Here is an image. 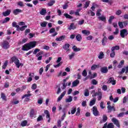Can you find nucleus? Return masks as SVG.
I'll list each match as a JSON object with an SVG mask.
<instances>
[{"instance_id": "1", "label": "nucleus", "mask_w": 128, "mask_h": 128, "mask_svg": "<svg viewBox=\"0 0 128 128\" xmlns=\"http://www.w3.org/2000/svg\"><path fill=\"white\" fill-rule=\"evenodd\" d=\"M1 46L2 48H4V50H8L10 48V42H8L7 40H4L1 43Z\"/></svg>"}, {"instance_id": "2", "label": "nucleus", "mask_w": 128, "mask_h": 128, "mask_svg": "<svg viewBox=\"0 0 128 128\" xmlns=\"http://www.w3.org/2000/svg\"><path fill=\"white\" fill-rule=\"evenodd\" d=\"M128 34V30L122 29L120 31V36L122 38H124V36H126Z\"/></svg>"}, {"instance_id": "3", "label": "nucleus", "mask_w": 128, "mask_h": 128, "mask_svg": "<svg viewBox=\"0 0 128 128\" xmlns=\"http://www.w3.org/2000/svg\"><path fill=\"white\" fill-rule=\"evenodd\" d=\"M92 110L94 116H100V112L98 110V108H96V106L92 107Z\"/></svg>"}, {"instance_id": "4", "label": "nucleus", "mask_w": 128, "mask_h": 128, "mask_svg": "<svg viewBox=\"0 0 128 128\" xmlns=\"http://www.w3.org/2000/svg\"><path fill=\"white\" fill-rule=\"evenodd\" d=\"M108 84H112V86H116V80H114V77H110L109 78Z\"/></svg>"}, {"instance_id": "5", "label": "nucleus", "mask_w": 128, "mask_h": 128, "mask_svg": "<svg viewBox=\"0 0 128 128\" xmlns=\"http://www.w3.org/2000/svg\"><path fill=\"white\" fill-rule=\"evenodd\" d=\"M11 60L12 62H14L16 66H18V63L20 62V60L16 57V56H14L11 58Z\"/></svg>"}, {"instance_id": "6", "label": "nucleus", "mask_w": 128, "mask_h": 128, "mask_svg": "<svg viewBox=\"0 0 128 128\" xmlns=\"http://www.w3.org/2000/svg\"><path fill=\"white\" fill-rule=\"evenodd\" d=\"M112 122H114L115 126H117L118 128H120V122L118 120V119L113 118H112Z\"/></svg>"}, {"instance_id": "7", "label": "nucleus", "mask_w": 128, "mask_h": 128, "mask_svg": "<svg viewBox=\"0 0 128 128\" xmlns=\"http://www.w3.org/2000/svg\"><path fill=\"white\" fill-rule=\"evenodd\" d=\"M30 45L28 44V43L26 44H24V46L22 47V50L28 52V50H30Z\"/></svg>"}, {"instance_id": "8", "label": "nucleus", "mask_w": 128, "mask_h": 128, "mask_svg": "<svg viewBox=\"0 0 128 128\" xmlns=\"http://www.w3.org/2000/svg\"><path fill=\"white\" fill-rule=\"evenodd\" d=\"M28 44H29V46L31 50L32 48H36V41L30 42Z\"/></svg>"}, {"instance_id": "9", "label": "nucleus", "mask_w": 128, "mask_h": 128, "mask_svg": "<svg viewBox=\"0 0 128 128\" xmlns=\"http://www.w3.org/2000/svg\"><path fill=\"white\" fill-rule=\"evenodd\" d=\"M44 112L45 114H46V118H48V122H50V112L48 110H45Z\"/></svg>"}, {"instance_id": "10", "label": "nucleus", "mask_w": 128, "mask_h": 128, "mask_svg": "<svg viewBox=\"0 0 128 128\" xmlns=\"http://www.w3.org/2000/svg\"><path fill=\"white\" fill-rule=\"evenodd\" d=\"M20 12H22V10L18 8L14 10L12 12L14 16H18V14H20Z\"/></svg>"}, {"instance_id": "11", "label": "nucleus", "mask_w": 128, "mask_h": 128, "mask_svg": "<svg viewBox=\"0 0 128 128\" xmlns=\"http://www.w3.org/2000/svg\"><path fill=\"white\" fill-rule=\"evenodd\" d=\"M100 70L102 74H107L108 72V67L104 66L100 68Z\"/></svg>"}, {"instance_id": "12", "label": "nucleus", "mask_w": 128, "mask_h": 128, "mask_svg": "<svg viewBox=\"0 0 128 128\" xmlns=\"http://www.w3.org/2000/svg\"><path fill=\"white\" fill-rule=\"evenodd\" d=\"M107 108L108 110V112H112V110L116 112V108L114 106H112L108 105L107 106Z\"/></svg>"}, {"instance_id": "13", "label": "nucleus", "mask_w": 128, "mask_h": 128, "mask_svg": "<svg viewBox=\"0 0 128 128\" xmlns=\"http://www.w3.org/2000/svg\"><path fill=\"white\" fill-rule=\"evenodd\" d=\"M66 91H64L60 95V96H58L57 102H60L62 98H64V96H66Z\"/></svg>"}, {"instance_id": "14", "label": "nucleus", "mask_w": 128, "mask_h": 128, "mask_svg": "<svg viewBox=\"0 0 128 128\" xmlns=\"http://www.w3.org/2000/svg\"><path fill=\"white\" fill-rule=\"evenodd\" d=\"M66 35H62L60 36L59 38H56V42H62V40H66Z\"/></svg>"}, {"instance_id": "15", "label": "nucleus", "mask_w": 128, "mask_h": 128, "mask_svg": "<svg viewBox=\"0 0 128 128\" xmlns=\"http://www.w3.org/2000/svg\"><path fill=\"white\" fill-rule=\"evenodd\" d=\"M10 12H12V10H7L2 12V15L4 16H8L10 14Z\"/></svg>"}, {"instance_id": "16", "label": "nucleus", "mask_w": 128, "mask_h": 128, "mask_svg": "<svg viewBox=\"0 0 128 128\" xmlns=\"http://www.w3.org/2000/svg\"><path fill=\"white\" fill-rule=\"evenodd\" d=\"M78 84H80V80H76L72 83V88H74V86H76Z\"/></svg>"}, {"instance_id": "17", "label": "nucleus", "mask_w": 128, "mask_h": 128, "mask_svg": "<svg viewBox=\"0 0 128 128\" xmlns=\"http://www.w3.org/2000/svg\"><path fill=\"white\" fill-rule=\"evenodd\" d=\"M102 46H106V44L108 42V38H106V36H104L102 40Z\"/></svg>"}, {"instance_id": "18", "label": "nucleus", "mask_w": 128, "mask_h": 128, "mask_svg": "<svg viewBox=\"0 0 128 128\" xmlns=\"http://www.w3.org/2000/svg\"><path fill=\"white\" fill-rule=\"evenodd\" d=\"M76 27L74 25V23L72 22L70 24V26L68 28V30H76Z\"/></svg>"}, {"instance_id": "19", "label": "nucleus", "mask_w": 128, "mask_h": 128, "mask_svg": "<svg viewBox=\"0 0 128 128\" xmlns=\"http://www.w3.org/2000/svg\"><path fill=\"white\" fill-rule=\"evenodd\" d=\"M70 44H66L64 46H62V48L65 50H70Z\"/></svg>"}, {"instance_id": "20", "label": "nucleus", "mask_w": 128, "mask_h": 128, "mask_svg": "<svg viewBox=\"0 0 128 128\" xmlns=\"http://www.w3.org/2000/svg\"><path fill=\"white\" fill-rule=\"evenodd\" d=\"M96 98H94L92 100L90 101V106H92L96 104Z\"/></svg>"}, {"instance_id": "21", "label": "nucleus", "mask_w": 128, "mask_h": 128, "mask_svg": "<svg viewBox=\"0 0 128 128\" xmlns=\"http://www.w3.org/2000/svg\"><path fill=\"white\" fill-rule=\"evenodd\" d=\"M46 9L44 8H42L40 11V14H41V16H46Z\"/></svg>"}, {"instance_id": "22", "label": "nucleus", "mask_w": 128, "mask_h": 128, "mask_svg": "<svg viewBox=\"0 0 128 128\" xmlns=\"http://www.w3.org/2000/svg\"><path fill=\"white\" fill-rule=\"evenodd\" d=\"M28 42V38H24L22 41L19 40L18 42V44H26Z\"/></svg>"}, {"instance_id": "23", "label": "nucleus", "mask_w": 128, "mask_h": 128, "mask_svg": "<svg viewBox=\"0 0 128 128\" xmlns=\"http://www.w3.org/2000/svg\"><path fill=\"white\" fill-rule=\"evenodd\" d=\"M72 49L73 50L74 52H80L82 50L80 48H78L76 46H72Z\"/></svg>"}, {"instance_id": "24", "label": "nucleus", "mask_w": 128, "mask_h": 128, "mask_svg": "<svg viewBox=\"0 0 128 128\" xmlns=\"http://www.w3.org/2000/svg\"><path fill=\"white\" fill-rule=\"evenodd\" d=\"M82 34H84L85 36H90V32L88 30H82Z\"/></svg>"}, {"instance_id": "25", "label": "nucleus", "mask_w": 128, "mask_h": 128, "mask_svg": "<svg viewBox=\"0 0 128 128\" xmlns=\"http://www.w3.org/2000/svg\"><path fill=\"white\" fill-rule=\"evenodd\" d=\"M30 118H34L36 114H34V110L32 109L30 113Z\"/></svg>"}, {"instance_id": "26", "label": "nucleus", "mask_w": 128, "mask_h": 128, "mask_svg": "<svg viewBox=\"0 0 128 128\" xmlns=\"http://www.w3.org/2000/svg\"><path fill=\"white\" fill-rule=\"evenodd\" d=\"M120 50V46H113L111 48L112 52H114L116 50Z\"/></svg>"}, {"instance_id": "27", "label": "nucleus", "mask_w": 128, "mask_h": 128, "mask_svg": "<svg viewBox=\"0 0 128 128\" xmlns=\"http://www.w3.org/2000/svg\"><path fill=\"white\" fill-rule=\"evenodd\" d=\"M26 28H28L27 25L23 26L21 28H20V26H19V28L16 29V30H21V32H23V30H26Z\"/></svg>"}, {"instance_id": "28", "label": "nucleus", "mask_w": 128, "mask_h": 128, "mask_svg": "<svg viewBox=\"0 0 128 128\" xmlns=\"http://www.w3.org/2000/svg\"><path fill=\"white\" fill-rule=\"evenodd\" d=\"M98 18L100 20H102V22H106V16H98Z\"/></svg>"}, {"instance_id": "29", "label": "nucleus", "mask_w": 128, "mask_h": 128, "mask_svg": "<svg viewBox=\"0 0 128 128\" xmlns=\"http://www.w3.org/2000/svg\"><path fill=\"white\" fill-rule=\"evenodd\" d=\"M12 28H16L17 30L20 28V26L18 25V24L16 22H12Z\"/></svg>"}, {"instance_id": "30", "label": "nucleus", "mask_w": 128, "mask_h": 128, "mask_svg": "<svg viewBox=\"0 0 128 128\" xmlns=\"http://www.w3.org/2000/svg\"><path fill=\"white\" fill-rule=\"evenodd\" d=\"M66 102H72V96H68V98L66 99Z\"/></svg>"}, {"instance_id": "31", "label": "nucleus", "mask_w": 128, "mask_h": 128, "mask_svg": "<svg viewBox=\"0 0 128 128\" xmlns=\"http://www.w3.org/2000/svg\"><path fill=\"white\" fill-rule=\"evenodd\" d=\"M84 96H90V91L88 90V89H85Z\"/></svg>"}, {"instance_id": "32", "label": "nucleus", "mask_w": 128, "mask_h": 128, "mask_svg": "<svg viewBox=\"0 0 128 128\" xmlns=\"http://www.w3.org/2000/svg\"><path fill=\"white\" fill-rule=\"evenodd\" d=\"M10 18H8V17H6V18L2 22V24H6V22H10Z\"/></svg>"}, {"instance_id": "33", "label": "nucleus", "mask_w": 128, "mask_h": 128, "mask_svg": "<svg viewBox=\"0 0 128 128\" xmlns=\"http://www.w3.org/2000/svg\"><path fill=\"white\" fill-rule=\"evenodd\" d=\"M64 16H65L66 18H70V20H72V18H74V17H72V16L68 14H64Z\"/></svg>"}, {"instance_id": "34", "label": "nucleus", "mask_w": 128, "mask_h": 128, "mask_svg": "<svg viewBox=\"0 0 128 128\" xmlns=\"http://www.w3.org/2000/svg\"><path fill=\"white\" fill-rule=\"evenodd\" d=\"M56 4V1L55 0H51L48 3V6H54V4Z\"/></svg>"}, {"instance_id": "35", "label": "nucleus", "mask_w": 128, "mask_h": 128, "mask_svg": "<svg viewBox=\"0 0 128 128\" xmlns=\"http://www.w3.org/2000/svg\"><path fill=\"white\" fill-rule=\"evenodd\" d=\"M104 52H100L98 58L100 60H102V58H104Z\"/></svg>"}, {"instance_id": "36", "label": "nucleus", "mask_w": 128, "mask_h": 128, "mask_svg": "<svg viewBox=\"0 0 128 128\" xmlns=\"http://www.w3.org/2000/svg\"><path fill=\"white\" fill-rule=\"evenodd\" d=\"M76 40L78 42H80L82 40V35L79 34L76 36Z\"/></svg>"}, {"instance_id": "37", "label": "nucleus", "mask_w": 128, "mask_h": 128, "mask_svg": "<svg viewBox=\"0 0 128 128\" xmlns=\"http://www.w3.org/2000/svg\"><path fill=\"white\" fill-rule=\"evenodd\" d=\"M112 20H114V16H110L109 18V20H108V22L109 24H110L112 22Z\"/></svg>"}, {"instance_id": "38", "label": "nucleus", "mask_w": 128, "mask_h": 128, "mask_svg": "<svg viewBox=\"0 0 128 128\" xmlns=\"http://www.w3.org/2000/svg\"><path fill=\"white\" fill-rule=\"evenodd\" d=\"M96 76H98V74L96 72H94L92 76L90 75V79L92 80V78H96Z\"/></svg>"}, {"instance_id": "39", "label": "nucleus", "mask_w": 128, "mask_h": 128, "mask_svg": "<svg viewBox=\"0 0 128 128\" xmlns=\"http://www.w3.org/2000/svg\"><path fill=\"white\" fill-rule=\"evenodd\" d=\"M102 98V92H98V100H100Z\"/></svg>"}, {"instance_id": "40", "label": "nucleus", "mask_w": 128, "mask_h": 128, "mask_svg": "<svg viewBox=\"0 0 128 128\" xmlns=\"http://www.w3.org/2000/svg\"><path fill=\"white\" fill-rule=\"evenodd\" d=\"M1 98L3 100H6V94H4V93H1Z\"/></svg>"}, {"instance_id": "41", "label": "nucleus", "mask_w": 128, "mask_h": 128, "mask_svg": "<svg viewBox=\"0 0 128 128\" xmlns=\"http://www.w3.org/2000/svg\"><path fill=\"white\" fill-rule=\"evenodd\" d=\"M8 60H6L3 66H2V68H3V70H6V66H8Z\"/></svg>"}, {"instance_id": "42", "label": "nucleus", "mask_w": 128, "mask_h": 128, "mask_svg": "<svg viewBox=\"0 0 128 128\" xmlns=\"http://www.w3.org/2000/svg\"><path fill=\"white\" fill-rule=\"evenodd\" d=\"M118 24L120 28H124V23L120 21H119L118 22Z\"/></svg>"}, {"instance_id": "43", "label": "nucleus", "mask_w": 128, "mask_h": 128, "mask_svg": "<svg viewBox=\"0 0 128 128\" xmlns=\"http://www.w3.org/2000/svg\"><path fill=\"white\" fill-rule=\"evenodd\" d=\"M102 120L103 122H106L108 120V116H106V115H103Z\"/></svg>"}, {"instance_id": "44", "label": "nucleus", "mask_w": 128, "mask_h": 128, "mask_svg": "<svg viewBox=\"0 0 128 128\" xmlns=\"http://www.w3.org/2000/svg\"><path fill=\"white\" fill-rule=\"evenodd\" d=\"M32 94H25L24 95L22 96V99L24 100V98H28L30 96H31Z\"/></svg>"}, {"instance_id": "45", "label": "nucleus", "mask_w": 128, "mask_h": 128, "mask_svg": "<svg viewBox=\"0 0 128 128\" xmlns=\"http://www.w3.org/2000/svg\"><path fill=\"white\" fill-rule=\"evenodd\" d=\"M46 24H48V22H44L40 24V26H42V28H46Z\"/></svg>"}, {"instance_id": "46", "label": "nucleus", "mask_w": 128, "mask_h": 128, "mask_svg": "<svg viewBox=\"0 0 128 128\" xmlns=\"http://www.w3.org/2000/svg\"><path fill=\"white\" fill-rule=\"evenodd\" d=\"M36 88H38V86L36 84H32L31 88L34 90H36Z\"/></svg>"}, {"instance_id": "47", "label": "nucleus", "mask_w": 128, "mask_h": 128, "mask_svg": "<svg viewBox=\"0 0 128 128\" xmlns=\"http://www.w3.org/2000/svg\"><path fill=\"white\" fill-rule=\"evenodd\" d=\"M28 124V121L24 120L21 122V126H26Z\"/></svg>"}, {"instance_id": "48", "label": "nucleus", "mask_w": 128, "mask_h": 128, "mask_svg": "<svg viewBox=\"0 0 128 128\" xmlns=\"http://www.w3.org/2000/svg\"><path fill=\"white\" fill-rule=\"evenodd\" d=\"M90 1L86 2V4H84V8H88V6H90Z\"/></svg>"}, {"instance_id": "49", "label": "nucleus", "mask_w": 128, "mask_h": 128, "mask_svg": "<svg viewBox=\"0 0 128 128\" xmlns=\"http://www.w3.org/2000/svg\"><path fill=\"white\" fill-rule=\"evenodd\" d=\"M44 120V118L42 115H40L37 118V122H40V120Z\"/></svg>"}, {"instance_id": "50", "label": "nucleus", "mask_w": 128, "mask_h": 128, "mask_svg": "<svg viewBox=\"0 0 128 128\" xmlns=\"http://www.w3.org/2000/svg\"><path fill=\"white\" fill-rule=\"evenodd\" d=\"M82 76H88V72H86V70H84L82 72Z\"/></svg>"}, {"instance_id": "51", "label": "nucleus", "mask_w": 128, "mask_h": 128, "mask_svg": "<svg viewBox=\"0 0 128 128\" xmlns=\"http://www.w3.org/2000/svg\"><path fill=\"white\" fill-rule=\"evenodd\" d=\"M92 84L94 86H96V84H98V82L95 79H93L92 80Z\"/></svg>"}, {"instance_id": "52", "label": "nucleus", "mask_w": 128, "mask_h": 128, "mask_svg": "<svg viewBox=\"0 0 128 128\" xmlns=\"http://www.w3.org/2000/svg\"><path fill=\"white\" fill-rule=\"evenodd\" d=\"M52 60V57H49L48 60H47L45 61L46 64H50V62Z\"/></svg>"}, {"instance_id": "53", "label": "nucleus", "mask_w": 128, "mask_h": 128, "mask_svg": "<svg viewBox=\"0 0 128 128\" xmlns=\"http://www.w3.org/2000/svg\"><path fill=\"white\" fill-rule=\"evenodd\" d=\"M40 50L39 48H36L33 52L34 54H36L38 52H40Z\"/></svg>"}, {"instance_id": "54", "label": "nucleus", "mask_w": 128, "mask_h": 128, "mask_svg": "<svg viewBox=\"0 0 128 128\" xmlns=\"http://www.w3.org/2000/svg\"><path fill=\"white\" fill-rule=\"evenodd\" d=\"M57 63L58 64L54 66V68H59L60 66H62V62H59Z\"/></svg>"}, {"instance_id": "55", "label": "nucleus", "mask_w": 128, "mask_h": 128, "mask_svg": "<svg viewBox=\"0 0 128 128\" xmlns=\"http://www.w3.org/2000/svg\"><path fill=\"white\" fill-rule=\"evenodd\" d=\"M100 12H102V10L100 9L98 10L96 12V16H100L102 14H100Z\"/></svg>"}, {"instance_id": "56", "label": "nucleus", "mask_w": 128, "mask_h": 128, "mask_svg": "<svg viewBox=\"0 0 128 128\" xmlns=\"http://www.w3.org/2000/svg\"><path fill=\"white\" fill-rule=\"evenodd\" d=\"M112 52L110 54V58H114V56H116V52L114 51H112Z\"/></svg>"}, {"instance_id": "57", "label": "nucleus", "mask_w": 128, "mask_h": 128, "mask_svg": "<svg viewBox=\"0 0 128 128\" xmlns=\"http://www.w3.org/2000/svg\"><path fill=\"white\" fill-rule=\"evenodd\" d=\"M114 39V35H110L108 37V40H112Z\"/></svg>"}, {"instance_id": "58", "label": "nucleus", "mask_w": 128, "mask_h": 128, "mask_svg": "<svg viewBox=\"0 0 128 128\" xmlns=\"http://www.w3.org/2000/svg\"><path fill=\"white\" fill-rule=\"evenodd\" d=\"M76 108H74L71 110V114H76Z\"/></svg>"}, {"instance_id": "59", "label": "nucleus", "mask_w": 128, "mask_h": 128, "mask_svg": "<svg viewBox=\"0 0 128 128\" xmlns=\"http://www.w3.org/2000/svg\"><path fill=\"white\" fill-rule=\"evenodd\" d=\"M69 56V60H72L74 56V53L72 52L71 54L68 55Z\"/></svg>"}, {"instance_id": "60", "label": "nucleus", "mask_w": 128, "mask_h": 128, "mask_svg": "<svg viewBox=\"0 0 128 128\" xmlns=\"http://www.w3.org/2000/svg\"><path fill=\"white\" fill-rule=\"evenodd\" d=\"M42 72H44V68L42 67V68L39 70V74H40V75L42 74Z\"/></svg>"}, {"instance_id": "61", "label": "nucleus", "mask_w": 128, "mask_h": 128, "mask_svg": "<svg viewBox=\"0 0 128 128\" xmlns=\"http://www.w3.org/2000/svg\"><path fill=\"white\" fill-rule=\"evenodd\" d=\"M102 90H104V92H106V90H108V86L106 85H104L102 87Z\"/></svg>"}, {"instance_id": "62", "label": "nucleus", "mask_w": 128, "mask_h": 128, "mask_svg": "<svg viewBox=\"0 0 128 128\" xmlns=\"http://www.w3.org/2000/svg\"><path fill=\"white\" fill-rule=\"evenodd\" d=\"M96 68H98V65L96 64H93L92 67H91V69L92 70H94Z\"/></svg>"}, {"instance_id": "63", "label": "nucleus", "mask_w": 128, "mask_h": 128, "mask_svg": "<svg viewBox=\"0 0 128 128\" xmlns=\"http://www.w3.org/2000/svg\"><path fill=\"white\" fill-rule=\"evenodd\" d=\"M100 108H101L102 110H104V108L105 106H104V102H102L100 103Z\"/></svg>"}, {"instance_id": "64", "label": "nucleus", "mask_w": 128, "mask_h": 128, "mask_svg": "<svg viewBox=\"0 0 128 128\" xmlns=\"http://www.w3.org/2000/svg\"><path fill=\"white\" fill-rule=\"evenodd\" d=\"M116 16H120V14H122V10H118L116 12Z\"/></svg>"}]
</instances>
